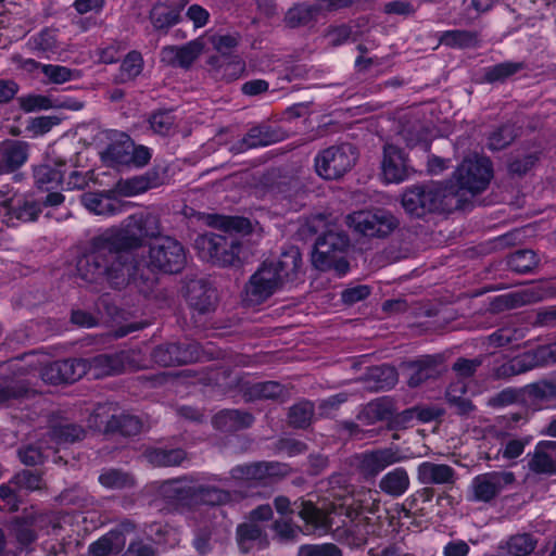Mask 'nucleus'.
<instances>
[{"label":"nucleus","instance_id":"obj_63","mask_svg":"<svg viewBox=\"0 0 556 556\" xmlns=\"http://www.w3.org/2000/svg\"><path fill=\"white\" fill-rule=\"evenodd\" d=\"M241 36L239 33L214 35L211 42L214 49L222 55H231L240 42Z\"/></svg>","mask_w":556,"mask_h":556},{"label":"nucleus","instance_id":"obj_21","mask_svg":"<svg viewBox=\"0 0 556 556\" xmlns=\"http://www.w3.org/2000/svg\"><path fill=\"white\" fill-rule=\"evenodd\" d=\"M29 144L8 139L0 142V176L16 172L28 159Z\"/></svg>","mask_w":556,"mask_h":556},{"label":"nucleus","instance_id":"obj_9","mask_svg":"<svg viewBox=\"0 0 556 556\" xmlns=\"http://www.w3.org/2000/svg\"><path fill=\"white\" fill-rule=\"evenodd\" d=\"M549 359L556 363V342L539 346L534 351L522 353L502 364H495L491 369V376L495 379H509L539 367Z\"/></svg>","mask_w":556,"mask_h":556},{"label":"nucleus","instance_id":"obj_10","mask_svg":"<svg viewBox=\"0 0 556 556\" xmlns=\"http://www.w3.org/2000/svg\"><path fill=\"white\" fill-rule=\"evenodd\" d=\"M345 223L356 232L372 238H384L399 226L397 218L382 208L353 212L345 217Z\"/></svg>","mask_w":556,"mask_h":556},{"label":"nucleus","instance_id":"obj_56","mask_svg":"<svg viewBox=\"0 0 556 556\" xmlns=\"http://www.w3.org/2000/svg\"><path fill=\"white\" fill-rule=\"evenodd\" d=\"M143 238L156 240L163 237L160 216L153 213L134 214Z\"/></svg>","mask_w":556,"mask_h":556},{"label":"nucleus","instance_id":"obj_23","mask_svg":"<svg viewBox=\"0 0 556 556\" xmlns=\"http://www.w3.org/2000/svg\"><path fill=\"white\" fill-rule=\"evenodd\" d=\"M529 469L535 473H556V441H540L528 462Z\"/></svg>","mask_w":556,"mask_h":556},{"label":"nucleus","instance_id":"obj_45","mask_svg":"<svg viewBox=\"0 0 556 556\" xmlns=\"http://www.w3.org/2000/svg\"><path fill=\"white\" fill-rule=\"evenodd\" d=\"M439 42L451 48H470L479 43L478 33L465 29L446 30L440 35Z\"/></svg>","mask_w":556,"mask_h":556},{"label":"nucleus","instance_id":"obj_46","mask_svg":"<svg viewBox=\"0 0 556 556\" xmlns=\"http://www.w3.org/2000/svg\"><path fill=\"white\" fill-rule=\"evenodd\" d=\"M319 9L305 3L296 4L288 10L283 22L290 28L305 26L314 21Z\"/></svg>","mask_w":556,"mask_h":556},{"label":"nucleus","instance_id":"obj_22","mask_svg":"<svg viewBox=\"0 0 556 556\" xmlns=\"http://www.w3.org/2000/svg\"><path fill=\"white\" fill-rule=\"evenodd\" d=\"M165 170L153 167L143 175L118 181V189L125 195H135L164 184Z\"/></svg>","mask_w":556,"mask_h":556},{"label":"nucleus","instance_id":"obj_40","mask_svg":"<svg viewBox=\"0 0 556 556\" xmlns=\"http://www.w3.org/2000/svg\"><path fill=\"white\" fill-rule=\"evenodd\" d=\"M526 68L527 64L525 62H502L484 70L483 81L489 84H503L508 78Z\"/></svg>","mask_w":556,"mask_h":556},{"label":"nucleus","instance_id":"obj_24","mask_svg":"<svg viewBox=\"0 0 556 556\" xmlns=\"http://www.w3.org/2000/svg\"><path fill=\"white\" fill-rule=\"evenodd\" d=\"M417 478L421 484L454 485L456 471L446 464L424 462L417 468Z\"/></svg>","mask_w":556,"mask_h":556},{"label":"nucleus","instance_id":"obj_53","mask_svg":"<svg viewBox=\"0 0 556 556\" xmlns=\"http://www.w3.org/2000/svg\"><path fill=\"white\" fill-rule=\"evenodd\" d=\"M99 482L108 489H126L135 484L131 475L121 469H106L99 476Z\"/></svg>","mask_w":556,"mask_h":556},{"label":"nucleus","instance_id":"obj_16","mask_svg":"<svg viewBox=\"0 0 556 556\" xmlns=\"http://www.w3.org/2000/svg\"><path fill=\"white\" fill-rule=\"evenodd\" d=\"M186 299L199 314H207L217 306V290L205 279H193L187 283Z\"/></svg>","mask_w":556,"mask_h":556},{"label":"nucleus","instance_id":"obj_35","mask_svg":"<svg viewBox=\"0 0 556 556\" xmlns=\"http://www.w3.org/2000/svg\"><path fill=\"white\" fill-rule=\"evenodd\" d=\"M132 139L127 134H119L102 152V159L115 165H127L130 160Z\"/></svg>","mask_w":556,"mask_h":556},{"label":"nucleus","instance_id":"obj_41","mask_svg":"<svg viewBox=\"0 0 556 556\" xmlns=\"http://www.w3.org/2000/svg\"><path fill=\"white\" fill-rule=\"evenodd\" d=\"M538 540L530 533L510 535L500 548L510 556H529L536 547Z\"/></svg>","mask_w":556,"mask_h":556},{"label":"nucleus","instance_id":"obj_7","mask_svg":"<svg viewBox=\"0 0 556 556\" xmlns=\"http://www.w3.org/2000/svg\"><path fill=\"white\" fill-rule=\"evenodd\" d=\"M148 265L149 269L159 270L165 274H178L187 264L185 247L174 237L163 236L153 240L149 245Z\"/></svg>","mask_w":556,"mask_h":556},{"label":"nucleus","instance_id":"obj_14","mask_svg":"<svg viewBox=\"0 0 556 556\" xmlns=\"http://www.w3.org/2000/svg\"><path fill=\"white\" fill-rule=\"evenodd\" d=\"M87 374V364L83 359H62L45 365L40 370L41 379L50 384L73 383Z\"/></svg>","mask_w":556,"mask_h":556},{"label":"nucleus","instance_id":"obj_3","mask_svg":"<svg viewBox=\"0 0 556 556\" xmlns=\"http://www.w3.org/2000/svg\"><path fill=\"white\" fill-rule=\"evenodd\" d=\"M306 228L311 233H318L321 228V235L317 237L314 244L313 264L320 270L333 269L338 275L348 273L350 265L345 254L350 248V238L337 226H327L323 215L309 218Z\"/></svg>","mask_w":556,"mask_h":556},{"label":"nucleus","instance_id":"obj_5","mask_svg":"<svg viewBox=\"0 0 556 556\" xmlns=\"http://www.w3.org/2000/svg\"><path fill=\"white\" fill-rule=\"evenodd\" d=\"M456 193L450 191L446 182H427L407 188L402 194V205L406 213L414 217L427 214L458 210Z\"/></svg>","mask_w":556,"mask_h":556},{"label":"nucleus","instance_id":"obj_59","mask_svg":"<svg viewBox=\"0 0 556 556\" xmlns=\"http://www.w3.org/2000/svg\"><path fill=\"white\" fill-rule=\"evenodd\" d=\"M273 531L276 533L278 540L282 543L293 542L298 540L301 528L294 525L291 520L277 519L271 525Z\"/></svg>","mask_w":556,"mask_h":556},{"label":"nucleus","instance_id":"obj_1","mask_svg":"<svg viewBox=\"0 0 556 556\" xmlns=\"http://www.w3.org/2000/svg\"><path fill=\"white\" fill-rule=\"evenodd\" d=\"M143 241L132 214L119 227L108 228L90 240L88 271L94 279L103 278L114 289L132 286L139 293L148 295L155 286V278L130 253L141 248Z\"/></svg>","mask_w":556,"mask_h":556},{"label":"nucleus","instance_id":"obj_62","mask_svg":"<svg viewBox=\"0 0 556 556\" xmlns=\"http://www.w3.org/2000/svg\"><path fill=\"white\" fill-rule=\"evenodd\" d=\"M34 47L45 53H54L59 49L56 29L45 28L34 37Z\"/></svg>","mask_w":556,"mask_h":556},{"label":"nucleus","instance_id":"obj_4","mask_svg":"<svg viewBox=\"0 0 556 556\" xmlns=\"http://www.w3.org/2000/svg\"><path fill=\"white\" fill-rule=\"evenodd\" d=\"M248 224L245 218L230 217L223 223L225 230L222 232H206L198 236L194 247L199 256L220 267L239 264L241 243L232 230L240 231Z\"/></svg>","mask_w":556,"mask_h":556},{"label":"nucleus","instance_id":"obj_33","mask_svg":"<svg viewBox=\"0 0 556 556\" xmlns=\"http://www.w3.org/2000/svg\"><path fill=\"white\" fill-rule=\"evenodd\" d=\"M408 472L403 467L394 468L386 473L379 481V489L392 497L402 496L409 488Z\"/></svg>","mask_w":556,"mask_h":556},{"label":"nucleus","instance_id":"obj_29","mask_svg":"<svg viewBox=\"0 0 556 556\" xmlns=\"http://www.w3.org/2000/svg\"><path fill=\"white\" fill-rule=\"evenodd\" d=\"M394 410L395 403L391 397H379L363 407L357 415V420L367 426L382 420L389 421Z\"/></svg>","mask_w":556,"mask_h":556},{"label":"nucleus","instance_id":"obj_27","mask_svg":"<svg viewBox=\"0 0 556 556\" xmlns=\"http://www.w3.org/2000/svg\"><path fill=\"white\" fill-rule=\"evenodd\" d=\"M236 540L243 554L250 553L254 547L264 548L268 545L265 530L255 522L240 523L236 529Z\"/></svg>","mask_w":556,"mask_h":556},{"label":"nucleus","instance_id":"obj_37","mask_svg":"<svg viewBox=\"0 0 556 556\" xmlns=\"http://www.w3.org/2000/svg\"><path fill=\"white\" fill-rule=\"evenodd\" d=\"M144 456L147 460L156 467L179 466L186 458L187 453L182 448H149Z\"/></svg>","mask_w":556,"mask_h":556},{"label":"nucleus","instance_id":"obj_51","mask_svg":"<svg viewBox=\"0 0 556 556\" xmlns=\"http://www.w3.org/2000/svg\"><path fill=\"white\" fill-rule=\"evenodd\" d=\"M108 427L110 430L119 432L125 437H132L140 433L142 422L137 416L119 415L112 416L108 422Z\"/></svg>","mask_w":556,"mask_h":556},{"label":"nucleus","instance_id":"obj_11","mask_svg":"<svg viewBox=\"0 0 556 556\" xmlns=\"http://www.w3.org/2000/svg\"><path fill=\"white\" fill-rule=\"evenodd\" d=\"M201 355L198 342H165L156 345L151 352L152 361L163 367L181 366L197 362Z\"/></svg>","mask_w":556,"mask_h":556},{"label":"nucleus","instance_id":"obj_58","mask_svg":"<svg viewBox=\"0 0 556 556\" xmlns=\"http://www.w3.org/2000/svg\"><path fill=\"white\" fill-rule=\"evenodd\" d=\"M143 67V60L138 51H130L121 65V77L123 80H130L137 77Z\"/></svg>","mask_w":556,"mask_h":556},{"label":"nucleus","instance_id":"obj_20","mask_svg":"<svg viewBox=\"0 0 556 556\" xmlns=\"http://www.w3.org/2000/svg\"><path fill=\"white\" fill-rule=\"evenodd\" d=\"M204 45L201 40H191L182 46H166L161 50V61L170 66L188 68L201 55Z\"/></svg>","mask_w":556,"mask_h":556},{"label":"nucleus","instance_id":"obj_48","mask_svg":"<svg viewBox=\"0 0 556 556\" xmlns=\"http://www.w3.org/2000/svg\"><path fill=\"white\" fill-rule=\"evenodd\" d=\"M150 129L160 136H168L175 128L176 117L173 110H157L148 118Z\"/></svg>","mask_w":556,"mask_h":556},{"label":"nucleus","instance_id":"obj_15","mask_svg":"<svg viewBox=\"0 0 556 556\" xmlns=\"http://www.w3.org/2000/svg\"><path fill=\"white\" fill-rule=\"evenodd\" d=\"M403 459L399 451L391 447L377 448L359 455L358 471L363 478L370 480L376 478L387 467Z\"/></svg>","mask_w":556,"mask_h":556},{"label":"nucleus","instance_id":"obj_12","mask_svg":"<svg viewBox=\"0 0 556 556\" xmlns=\"http://www.w3.org/2000/svg\"><path fill=\"white\" fill-rule=\"evenodd\" d=\"M516 478L511 471H491L478 475L470 486V500L489 503L496 498L507 486L514 484Z\"/></svg>","mask_w":556,"mask_h":556},{"label":"nucleus","instance_id":"obj_19","mask_svg":"<svg viewBox=\"0 0 556 556\" xmlns=\"http://www.w3.org/2000/svg\"><path fill=\"white\" fill-rule=\"evenodd\" d=\"M549 295L548 289L544 286H533L521 291L500 295L493 300L491 305L493 311L501 312L540 302Z\"/></svg>","mask_w":556,"mask_h":556},{"label":"nucleus","instance_id":"obj_25","mask_svg":"<svg viewBox=\"0 0 556 556\" xmlns=\"http://www.w3.org/2000/svg\"><path fill=\"white\" fill-rule=\"evenodd\" d=\"M194 486L195 484L189 483L186 479L169 480L161 485L160 493L173 505L192 507L194 506Z\"/></svg>","mask_w":556,"mask_h":556},{"label":"nucleus","instance_id":"obj_61","mask_svg":"<svg viewBox=\"0 0 556 556\" xmlns=\"http://www.w3.org/2000/svg\"><path fill=\"white\" fill-rule=\"evenodd\" d=\"M523 331L515 327H503L489 336V342L494 346H505L523 338Z\"/></svg>","mask_w":556,"mask_h":556},{"label":"nucleus","instance_id":"obj_49","mask_svg":"<svg viewBox=\"0 0 556 556\" xmlns=\"http://www.w3.org/2000/svg\"><path fill=\"white\" fill-rule=\"evenodd\" d=\"M314 416V404L309 401H301L290 407L288 422L293 428L305 429L311 425Z\"/></svg>","mask_w":556,"mask_h":556},{"label":"nucleus","instance_id":"obj_64","mask_svg":"<svg viewBox=\"0 0 556 556\" xmlns=\"http://www.w3.org/2000/svg\"><path fill=\"white\" fill-rule=\"evenodd\" d=\"M298 556H342V551L333 543L306 544L299 548Z\"/></svg>","mask_w":556,"mask_h":556},{"label":"nucleus","instance_id":"obj_32","mask_svg":"<svg viewBox=\"0 0 556 556\" xmlns=\"http://www.w3.org/2000/svg\"><path fill=\"white\" fill-rule=\"evenodd\" d=\"M397 371L393 366L380 365L368 369L365 375L367 388L374 391L388 390L397 382Z\"/></svg>","mask_w":556,"mask_h":556},{"label":"nucleus","instance_id":"obj_52","mask_svg":"<svg viewBox=\"0 0 556 556\" xmlns=\"http://www.w3.org/2000/svg\"><path fill=\"white\" fill-rule=\"evenodd\" d=\"M538 264L539 258L532 250H518L510 254L507 260L508 267L518 274L529 273Z\"/></svg>","mask_w":556,"mask_h":556},{"label":"nucleus","instance_id":"obj_42","mask_svg":"<svg viewBox=\"0 0 556 556\" xmlns=\"http://www.w3.org/2000/svg\"><path fill=\"white\" fill-rule=\"evenodd\" d=\"M33 176L38 189L50 191L63 181L64 173L60 168L45 163L34 166Z\"/></svg>","mask_w":556,"mask_h":556},{"label":"nucleus","instance_id":"obj_30","mask_svg":"<svg viewBox=\"0 0 556 556\" xmlns=\"http://www.w3.org/2000/svg\"><path fill=\"white\" fill-rule=\"evenodd\" d=\"M181 5H173L168 2H155L150 12L149 18L155 30H167L180 22Z\"/></svg>","mask_w":556,"mask_h":556},{"label":"nucleus","instance_id":"obj_44","mask_svg":"<svg viewBox=\"0 0 556 556\" xmlns=\"http://www.w3.org/2000/svg\"><path fill=\"white\" fill-rule=\"evenodd\" d=\"M285 386L277 381H264L251 384L244 395L248 400H274L279 399L286 394Z\"/></svg>","mask_w":556,"mask_h":556},{"label":"nucleus","instance_id":"obj_31","mask_svg":"<svg viewBox=\"0 0 556 556\" xmlns=\"http://www.w3.org/2000/svg\"><path fill=\"white\" fill-rule=\"evenodd\" d=\"M83 205L91 213L97 215H114L121 212V203L104 192H86L81 194Z\"/></svg>","mask_w":556,"mask_h":556},{"label":"nucleus","instance_id":"obj_8","mask_svg":"<svg viewBox=\"0 0 556 556\" xmlns=\"http://www.w3.org/2000/svg\"><path fill=\"white\" fill-rule=\"evenodd\" d=\"M356 160L357 152L352 144L331 146L315 156V169L321 178L334 180L351 170Z\"/></svg>","mask_w":556,"mask_h":556},{"label":"nucleus","instance_id":"obj_60","mask_svg":"<svg viewBox=\"0 0 556 556\" xmlns=\"http://www.w3.org/2000/svg\"><path fill=\"white\" fill-rule=\"evenodd\" d=\"M0 501L3 502V508L8 511L18 510L22 498L20 495V489L12 483V478L8 483L0 485Z\"/></svg>","mask_w":556,"mask_h":556},{"label":"nucleus","instance_id":"obj_50","mask_svg":"<svg viewBox=\"0 0 556 556\" xmlns=\"http://www.w3.org/2000/svg\"><path fill=\"white\" fill-rule=\"evenodd\" d=\"M523 397L533 402H545L556 399V383L541 380L522 388Z\"/></svg>","mask_w":556,"mask_h":556},{"label":"nucleus","instance_id":"obj_57","mask_svg":"<svg viewBox=\"0 0 556 556\" xmlns=\"http://www.w3.org/2000/svg\"><path fill=\"white\" fill-rule=\"evenodd\" d=\"M230 475L238 480L265 482L263 462L236 466L231 469Z\"/></svg>","mask_w":556,"mask_h":556},{"label":"nucleus","instance_id":"obj_39","mask_svg":"<svg viewBox=\"0 0 556 556\" xmlns=\"http://www.w3.org/2000/svg\"><path fill=\"white\" fill-rule=\"evenodd\" d=\"M40 202L29 199L27 197L16 199V197L14 195V201L9 211L8 219H16L23 223L35 222L40 215Z\"/></svg>","mask_w":556,"mask_h":556},{"label":"nucleus","instance_id":"obj_2","mask_svg":"<svg viewBox=\"0 0 556 556\" xmlns=\"http://www.w3.org/2000/svg\"><path fill=\"white\" fill-rule=\"evenodd\" d=\"M301 266L302 256L295 247L282 252L277 261L264 262L247 282L244 301L249 305L264 303L286 282L293 281Z\"/></svg>","mask_w":556,"mask_h":556},{"label":"nucleus","instance_id":"obj_43","mask_svg":"<svg viewBox=\"0 0 556 556\" xmlns=\"http://www.w3.org/2000/svg\"><path fill=\"white\" fill-rule=\"evenodd\" d=\"M231 495L228 491L204 484L194 486V506L197 505H224L230 502Z\"/></svg>","mask_w":556,"mask_h":556},{"label":"nucleus","instance_id":"obj_17","mask_svg":"<svg viewBox=\"0 0 556 556\" xmlns=\"http://www.w3.org/2000/svg\"><path fill=\"white\" fill-rule=\"evenodd\" d=\"M442 364L439 356L426 355L418 359L403 364L407 371V383L410 388H417L429 379H435L442 374Z\"/></svg>","mask_w":556,"mask_h":556},{"label":"nucleus","instance_id":"obj_38","mask_svg":"<svg viewBox=\"0 0 556 556\" xmlns=\"http://www.w3.org/2000/svg\"><path fill=\"white\" fill-rule=\"evenodd\" d=\"M294 506L299 508V516L307 526L323 530L330 528L328 515L319 509L313 502L301 498L294 502Z\"/></svg>","mask_w":556,"mask_h":556},{"label":"nucleus","instance_id":"obj_28","mask_svg":"<svg viewBox=\"0 0 556 556\" xmlns=\"http://www.w3.org/2000/svg\"><path fill=\"white\" fill-rule=\"evenodd\" d=\"M254 422V416L247 410L224 409L213 417V425L224 432H235L247 429Z\"/></svg>","mask_w":556,"mask_h":556},{"label":"nucleus","instance_id":"obj_55","mask_svg":"<svg viewBox=\"0 0 556 556\" xmlns=\"http://www.w3.org/2000/svg\"><path fill=\"white\" fill-rule=\"evenodd\" d=\"M518 136V129L513 124H504L494 130L490 137L488 147L498 151L508 147Z\"/></svg>","mask_w":556,"mask_h":556},{"label":"nucleus","instance_id":"obj_13","mask_svg":"<svg viewBox=\"0 0 556 556\" xmlns=\"http://www.w3.org/2000/svg\"><path fill=\"white\" fill-rule=\"evenodd\" d=\"M140 368L135 363L132 351H121L114 354H100L89 361L87 374L96 379L118 375L127 369Z\"/></svg>","mask_w":556,"mask_h":556},{"label":"nucleus","instance_id":"obj_47","mask_svg":"<svg viewBox=\"0 0 556 556\" xmlns=\"http://www.w3.org/2000/svg\"><path fill=\"white\" fill-rule=\"evenodd\" d=\"M50 437L59 444L75 443L86 437V430L76 424L62 422L51 428Z\"/></svg>","mask_w":556,"mask_h":556},{"label":"nucleus","instance_id":"obj_6","mask_svg":"<svg viewBox=\"0 0 556 556\" xmlns=\"http://www.w3.org/2000/svg\"><path fill=\"white\" fill-rule=\"evenodd\" d=\"M493 176L492 163L484 156H469L458 165L452 178L446 181L450 191L456 193L458 210L468 201V195L473 197L484 191Z\"/></svg>","mask_w":556,"mask_h":556},{"label":"nucleus","instance_id":"obj_34","mask_svg":"<svg viewBox=\"0 0 556 556\" xmlns=\"http://www.w3.org/2000/svg\"><path fill=\"white\" fill-rule=\"evenodd\" d=\"M125 544L126 538L122 535L121 531H109L89 545L88 554L90 556L118 554L123 551Z\"/></svg>","mask_w":556,"mask_h":556},{"label":"nucleus","instance_id":"obj_18","mask_svg":"<svg viewBox=\"0 0 556 556\" xmlns=\"http://www.w3.org/2000/svg\"><path fill=\"white\" fill-rule=\"evenodd\" d=\"M381 169L387 182H402L410 174L404 151L393 144H386L383 148Z\"/></svg>","mask_w":556,"mask_h":556},{"label":"nucleus","instance_id":"obj_26","mask_svg":"<svg viewBox=\"0 0 556 556\" xmlns=\"http://www.w3.org/2000/svg\"><path fill=\"white\" fill-rule=\"evenodd\" d=\"M280 140L279 134L267 125L252 127L247 135L237 141L231 150L236 153H242L247 150L266 147Z\"/></svg>","mask_w":556,"mask_h":556},{"label":"nucleus","instance_id":"obj_36","mask_svg":"<svg viewBox=\"0 0 556 556\" xmlns=\"http://www.w3.org/2000/svg\"><path fill=\"white\" fill-rule=\"evenodd\" d=\"M25 66H28V68L40 67L42 74L47 77L48 83L50 84H64L80 76V73L77 70H72L62 65L40 64L31 59L25 61Z\"/></svg>","mask_w":556,"mask_h":556},{"label":"nucleus","instance_id":"obj_54","mask_svg":"<svg viewBox=\"0 0 556 556\" xmlns=\"http://www.w3.org/2000/svg\"><path fill=\"white\" fill-rule=\"evenodd\" d=\"M14 483L20 491L26 490L28 492L40 491L46 489V482L38 471L24 469L18 471L12 477Z\"/></svg>","mask_w":556,"mask_h":556}]
</instances>
